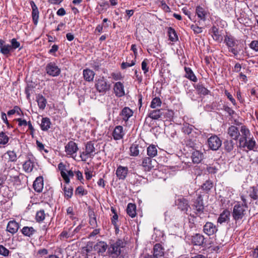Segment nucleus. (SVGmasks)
I'll list each match as a JSON object with an SVG mask.
<instances>
[{"label": "nucleus", "mask_w": 258, "mask_h": 258, "mask_svg": "<svg viewBox=\"0 0 258 258\" xmlns=\"http://www.w3.org/2000/svg\"><path fill=\"white\" fill-rule=\"evenodd\" d=\"M48 216V214L45 213L44 210H40L36 213L35 218L37 222H41Z\"/></svg>", "instance_id": "obj_34"}, {"label": "nucleus", "mask_w": 258, "mask_h": 258, "mask_svg": "<svg viewBox=\"0 0 258 258\" xmlns=\"http://www.w3.org/2000/svg\"><path fill=\"white\" fill-rule=\"evenodd\" d=\"M64 148L67 155L75 158L74 155L79 150L77 144L75 142L71 141L67 144Z\"/></svg>", "instance_id": "obj_9"}, {"label": "nucleus", "mask_w": 258, "mask_h": 258, "mask_svg": "<svg viewBox=\"0 0 258 258\" xmlns=\"http://www.w3.org/2000/svg\"><path fill=\"white\" fill-rule=\"evenodd\" d=\"M184 70L186 73L185 77L189 79L190 80L196 82L197 81V78L194 74L190 68L188 67H185Z\"/></svg>", "instance_id": "obj_37"}, {"label": "nucleus", "mask_w": 258, "mask_h": 258, "mask_svg": "<svg viewBox=\"0 0 258 258\" xmlns=\"http://www.w3.org/2000/svg\"><path fill=\"white\" fill-rule=\"evenodd\" d=\"M224 149L226 151L229 152H231L234 147V143L233 141L231 140H226L224 142Z\"/></svg>", "instance_id": "obj_42"}, {"label": "nucleus", "mask_w": 258, "mask_h": 258, "mask_svg": "<svg viewBox=\"0 0 258 258\" xmlns=\"http://www.w3.org/2000/svg\"><path fill=\"white\" fill-rule=\"evenodd\" d=\"M93 250L92 245L87 244L86 246L83 247L82 248V253L87 256L89 253H91Z\"/></svg>", "instance_id": "obj_53"}, {"label": "nucleus", "mask_w": 258, "mask_h": 258, "mask_svg": "<svg viewBox=\"0 0 258 258\" xmlns=\"http://www.w3.org/2000/svg\"><path fill=\"white\" fill-rule=\"evenodd\" d=\"M191 158L194 163H199L203 158V155L199 151H195L192 154Z\"/></svg>", "instance_id": "obj_32"}, {"label": "nucleus", "mask_w": 258, "mask_h": 258, "mask_svg": "<svg viewBox=\"0 0 258 258\" xmlns=\"http://www.w3.org/2000/svg\"><path fill=\"white\" fill-rule=\"evenodd\" d=\"M47 74L51 77L58 76L61 72L60 69L54 62H49L45 67Z\"/></svg>", "instance_id": "obj_6"}, {"label": "nucleus", "mask_w": 258, "mask_h": 258, "mask_svg": "<svg viewBox=\"0 0 258 258\" xmlns=\"http://www.w3.org/2000/svg\"><path fill=\"white\" fill-rule=\"evenodd\" d=\"M240 132L241 133V136L239 140V142L240 141L245 140L246 139H249L251 135L249 130L245 126L242 125L240 128Z\"/></svg>", "instance_id": "obj_26"}, {"label": "nucleus", "mask_w": 258, "mask_h": 258, "mask_svg": "<svg viewBox=\"0 0 258 258\" xmlns=\"http://www.w3.org/2000/svg\"><path fill=\"white\" fill-rule=\"evenodd\" d=\"M153 255L155 258H160L164 256V249L159 243H156L153 248Z\"/></svg>", "instance_id": "obj_20"}, {"label": "nucleus", "mask_w": 258, "mask_h": 258, "mask_svg": "<svg viewBox=\"0 0 258 258\" xmlns=\"http://www.w3.org/2000/svg\"><path fill=\"white\" fill-rule=\"evenodd\" d=\"M11 45H10L12 51L20 46V43L17 40L16 38H13L10 41Z\"/></svg>", "instance_id": "obj_52"}, {"label": "nucleus", "mask_w": 258, "mask_h": 258, "mask_svg": "<svg viewBox=\"0 0 258 258\" xmlns=\"http://www.w3.org/2000/svg\"><path fill=\"white\" fill-rule=\"evenodd\" d=\"M230 213L228 210H224L219 215L217 222L220 224L228 221L230 218Z\"/></svg>", "instance_id": "obj_23"}, {"label": "nucleus", "mask_w": 258, "mask_h": 258, "mask_svg": "<svg viewBox=\"0 0 258 258\" xmlns=\"http://www.w3.org/2000/svg\"><path fill=\"white\" fill-rule=\"evenodd\" d=\"M19 228V225L17 222L15 221H10L7 225V230L12 234H14L18 231Z\"/></svg>", "instance_id": "obj_22"}, {"label": "nucleus", "mask_w": 258, "mask_h": 258, "mask_svg": "<svg viewBox=\"0 0 258 258\" xmlns=\"http://www.w3.org/2000/svg\"><path fill=\"white\" fill-rule=\"evenodd\" d=\"M151 157H145L143 159L142 166L144 169L146 171H150L154 167V165L156 163L155 160H152Z\"/></svg>", "instance_id": "obj_12"}, {"label": "nucleus", "mask_w": 258, "mask_h": 258, "mask_svg": "<svg viewBox=\"0 0 258 258\" xmlns=\"http://www.w3.org/2000/svg\"><path fill=\"white\" fill-rule=\"evenodd\" d=\"M6 154L9 157L8 158L10 162H15L17 160V155L14 151H8L6 152Z\"/></svg>", "instance_id": "obj_51"}, {"label": "nucleus", "mask_w": 258, "mask_h": 258, "mask_svg": "<svg viewBox=\"0 0 258 258\" xmlns=\"http://www.w3.org/2000/svg\"><path fill=\"white\" fill-rule=\"evenodd\" d=\"M190 28L194 31V33L196 34H199L202 32V28L196 25H191L190 26Z\"/></svg>", "instance_id": "obj_58"}, {"label": "nucleus", "mask_w": 258, "mask_h": 258, "mask_svg": "<svg viewBox=\"0 0 258 258\" xmlns=\"http://www.w3.org/2000/svg\"><path fill=\"white\" fill-rule=\"evenodd\" d=\"M224 41L229 48V51L232 52L234 55H237L238 51L235 47L237 45V40L231 36H226Z\"/></svg>", "instance_id": "obj_5"}, {"label": "nucleus", "mask_w": 258, "mask_h": 258, "mask_svg": "<svg viewBox=\"0 0 258 258\" xmlns=\"http://www.w3.org/2000/svg\"><path fill=\"white\" fill-rule=\"evenodd\" d=\"M126 212L127 214L132 218L135 217L137 214L136 205L132 203H129L127 207Z\"/></svg>", "instance_id": "obj_33"}, {"label": "nucleus", "mask_w": 258, "mask_h": 258, "mask_svg": "<svg viewBox=\"0 0 258 258\" xmlns=\"http://www.w3.org/2000/svg\"><path fill=\"white\" fill-rule=\"evenodd\" d=\"M71 229H69V231L63 230L59 235L60 239H68L72 238L74 236V233L70 232Z\"/></svg>", "instance_id": "obj_47"}, {"label": "nucleus", "mask_w": 258, "mask_h": 258, "mask_svg": "<svg viewBox=\"0 0 258 258\" xmlns=\"http://www.w3.org/2000/svg\"><path fill=\"white\" fill-rule=\"evenodd\" d=\"M207 170L209 173H215L217 172V169L213 166H208L207 167Z\"/></svg>", "instance_id": "obj_64"}, {"label": "nucleus", "mask_w": 258, "mask_h": 258, "mask_svg": "<svg viewBox=\"0 0 258 258\" xmlns=\"http://www.w3.org/2000/svg\"><path fill=\"white\" fill-rule=\"evenodd\" d=\"M161 101L159 98L155 97L153 99L150 107L152 108H155L157 107H159L161 105Z\"/></svg>", "instance_id": "obj_48"}, {"label": "nucleus", "mask_w": 258, "mask_h": 258, "mask_svg": "<svg viewBox=\"0 0 258 258\" xmlns=\"http://www.w3.org/2000/svg\"><path fill=\"white\" fill-rule=\"evenodd\" d=\"M67 213L70 216V218L72 219H74L75 215L73 207H69L67 209Z\"/></svg>", "instance_id": "obj_61"}, {"label": "nucleus", "mask_w": 258, "mask_h": 258, "mask_svg": "<svg viewBox=\"0 0 258 258\" xmlns=\"http://www.w3.org/2000/svg\"><path fill=\"white\" fill-rule=\"evenodd\" d=\"M36 143L37 145V147L39 151H41L43 150L45 153L48 152V151L47 150L44 149V146L42 143L37 140Z\"/></svg>", "instance_id": "obj_60"}, {"label": "nucleus", "mask_w": 258, "mask_h": 258, "mask_svg": "<svg viewBox=\"0 0 258 258\" xmlns=\"http://www.w3.org/2000/svg\"><path fill=\"white\" fill-rule=\"evenodd\" d=\"M75 193L76 194H79L81 196H84L87 194V191L84 189L83 186H79L77 188Z\"/></svg>", "instance_id": "obj_56"}, {"label": "nucleus", "mask_w": 258, "mask_h": 258, "mask_svg": "<svg viewBox=\"0 0 258 258\" xmlns=\"http://www.w3.org/2000/svg\"><path fill=\"white\" fill-rule=\"evenodd\" d=\"M34 167V158L29 157L23 164V169L27 173L31 172Z\"/></svg>", "instance_id": "obj_14"}, {"label": "nucleus", "mask_w": 258, "mask_h": 258, "mask_svg": "<svg viewBox=\"0 0 258 258\" xmlns=\"http://www.w3.org/2000/svg\"><path fill=\"white\" fill-rule=\"evenodd\" d=\"M147 154L150 157H154L157 154V149L154 145H150L147 148Z\"/></svg>", "instance_id": "obj_40"}, {"label": "nucleus", "mask_w": 258, "mask_h": 258, "mask_svg": "<svg viewBox=\"0 0 258 258\" xmlns=\"http://www.w3.org/2000/svg\"><path fill=\"white\" fill-rule=\"evenodd\" d=\"M21 232L25 236L30 237L34 234L36 230L32 227L24 226Z\"/></svg>", "instance_id": "obj_36"}, {"label": "nucleus", "mask_w": 258, "mask_h": 258, "mask_svg": "<svg viewBox=\"0 0 258 258\" xmlns=\"http://www.w3.org/2000/svg\"><path fill=\"white\" fill-rule=\"evenodd\" d=\"M249 196L253 200L258 199V191L254 187H252V190L249 194Z\"/></svg>", "instance_id": "obj_55"}, {"label": "nucleus", "mask_w": 258, "mask_h": 258, "mask_svg": "<svg viewBox=\"0 0 258 258\" xmlns=\"http://www.w3.org/2000/svg\"><path fill=\"white\" fill-rule=\"evenodd\" d=\"M228 135L233 140H237L240 136V132L238 128L234 125H231L227 130Z\"/></svg>", "instance_id": "obj_15"}, {"label": "nucleus", "mask_w": 258, "mask_h": 258, "mask_svg": "<svg viewBox=\"0 0 258 258\" xmlns=\"http://www.w3.org/2000/svg\"><path fill=\"white\" fill-rule=\"evenodd\" d=\"M175 204L181 211H187L189 207L188 201L183 197H179L175 200Z\"/></svg>", "instance_id": "obj_10"}, {"label": "nucleus", "mask_w": 258, "mask_h": 258, "mask_svg": "<svg viewBox=\"0 0 258 258\" xmlns=\"http://www.w3.org/2000/svg\"><path fill=\"white\" fill-rule=\"evenodd\" d=\"M135 63H136L135 59L132 60L131 63L127 62H123L121 63V69H125L128 67L133 66L135 64Z\"/></svg>", "instance_id": "obj_57"}, {"label": "nucleus", "mask_w": 258, "mask_h": 258, "mask_svg": "<svg viewBox=\"0 0 258 258\" xmlns=\"http://www.w3.org/2000/svg\"><path fill=\"white\" fill-rule=\"evenodd\" d=\"M133 114L132 110L129 107H125L123 108L120 115L122 116V119L126 121L133 115Z\"/></svg>", "instance_id": "obj_28"}, {"label": "nucleus", "mask_w": 258, "mask_h": 258, "mask_svg": "<svg viewBox=\"0 0 258 258\" xmlns=\"http://www.w3.org/2000/svg\"><path fill=\"white\" fill-rule=\"evenodd\" d=\"M83 75L85 80L90 82L93 81L95 73L90 69H86L83 70Z\"/></svg>", "instance_id": "obj_24"}, {"label": "nucleus", "mask_w": 258, "mask_h": 258, "mask_svg": "<svg viewBox=\"0 0 258 258\" xmlns=\"http://www.w3.org/2000/svg\"><path fill=\"white\" fill-rule=\"evenodd\" d=\"M194 207L196 210V214L197 215L199 213L203 212L204 210V205L203 199L201 196H199L194 202Z\"/></svg>", "instance_id": "obj_19"}, {"label": "nucleus", "mask_w": 258, "mask_h": 258, "mask_svg": "<svg viewBox=\"0 0 258 258\" xmlns=\"http://www.w3.org/2000/svg\"><path fill=\"white\" fill-rule=\"evenodd\" d=\"M30 5L32 9V17L34 25H36L38 23L39 19V11L36 4L33 1L30 2Z\"/></svg>", "instance_id": "obj_17"}, {"label": "nucleus", "mask_w": 258, "mask_h": 258, "mask_svg": "<svg viewBox=\"0 0 258 258\" xmlns=\"http://www.w3.org/2000/svg\"><path fill=\"white\" fill-rule=\"evenodd\" d=\"M38 105L40 109L43 110L47 103L46 99L42 95H38L36 97Z\"/></svg>", "instance_id": "obj_35"}, {"label": "nucleus", "mask_w": 258, "mask_h": 258, "mask_svg": "<svg viewBox=\"0 0 258 258\" xmlns=\"http://www.w3.org/2000/svg\"><path fill=\"white\" fill-rule=\"evenodd\" d=\"M139 146L137 144H133L130 148V155L133 156H137L139 154Z\"/></svg>", "instance_id": "obj_41"}, {"label": "nucleus", "mask_w": 258, "mask_h": 258, "mask_svg": "<svg viewBox=\"0 0 258 258\" xmlns=\"http://www.w3.org/2000/svg\"><path fill=\"white\" fill-rule=\"evenodd\" d=\"M9 141V138L6 133L3 131L0 132V145H5L8 143Z\"/></svg>", "instance_id": "obj_44"}, {"label": "nucleus", "mask_w": 258, "mask_h": 258, "mask_svg": "<svg viewBox=\"0 0 258 258\" xmlns=\"http://www.w3.org/2000/svg\"><path fill=\"white\" fill-rule=\"evenodd\" d=\"M250 47L256 51H258V41H252L250 43Z\"/></svg>", "instance_id": "obj_63"}, {"label": "nucleus", "mask_w": 258, "mask_h": 258, "mask_svg": "<svg viewBox=\"0 0 258 258\" xmlns=\"http://www.w3.org/2000/svg\"><path fill=\"white\" fill-rule=\"evenodd\" d=\"M225 95H226L227 98L230 100V101L231 102V103L233 105L236 104V101H235V99L233 98L232 95L228 91H227V90L225 91Z\"/></svg>", "instance_id": "obj_62"}, {"label": "nucleus", "mask_w": 258, "mask_h": 258, "mask_svg": "<svg viewBox=\"0 0 258 258\" xmlns=\"http://www.w3.org/2000/svg\"><path fill=\"white\" fill-rule=\"evenodd\" d=\"M123 247V242L121 240L118 239L115 242L111 244L108 248V251L113 256H117L121 253V248Z\"/></svg>", "instance_id": "obj_4"}, {"label": "nucleus", "mask_w": 258, "mask_h": 258, "mask_svg": "<svg viewBox=\"0 0 258 258\" xmlns=\"http://www.w3.org/2000/svg\"><path fill=\"white\" fill-rule=\"evenodd\" d=\"M123 135L122 126L120 125L116 126L112 133L114 139L115 140H120L123 138Z\"/></svg>", "instance_id": "obj_21"}, {"label": "nucleus", "mask_w": 258, "mask_h": 258, "mask_svg": "<svg viewBox=\"0 0 258 258\" xmlns=\"http://www.w3.org/2000/svg\"><path fill=\"white\" fill-rule=\"evenodd\" d=\"M10 251L2 245H0V255L4 256H7L9 255Z\"/></svg>", "instance_id": "obj_54"}, {"label": "nucleus", "mask_w": 258, "mask_h": 258, "mask_svg": "<svg viewBox=\"0 0 258 258\" xmlns=\"http://www.w3.org/2000/svg\"><path fill=\"white\" fill-rule=\"evenodd\" d=\"M196 13L198 17L202 21L206 20V16L207 15V11L202 7L198 6L196 8Z\"/></svg>", "instance_id": "obj_30"}, {"label": "nucleus", "mask_w": 258, "mask_h": 258, "mask_svg": "<svg viewBox=\"0 0 258 258\" xmlns=\"http://www.w3.org/2000/svg\"><path fill=\"white\" fill-rule=\"evenodd\" d=\"M213 186V182L210 180H207L202 186V188L207 191H209Z\"/></svg>", "instance_id": "obj_50"}, {"label": "nucleus", "mask_w": 258, "mask_h": 258, "mask_svg": "<svg viewBox=\"0 0 258 258\" xmlns=\"http://www.w3.org/2000/svg\"><path fill=\"white\" fill-rule=\"evenodd\" d=\"M194 126L187 123H184L183 124L182 131L185 134L189 135L193 130Z\"/></svg>", "instance_id": "obj_46"}, {"label": "nucleus", "mask_w": 258, "mask_h": 258, "mask_svg": "<svg viewBox=\"0 0 258 258\" xmlns=\"http://www.w3.org/2000/svg\"><path fill=\"white\" fill-rule=\"evenodd\" d=\"M51 123L50 120L48 117H43L41 119L40 127L42 131H47L50 127Z\"/></svg>", "instance_id": "obj_31"}, {"label": "nucleus", "mask_w": 258, "mask_h": 258, "mask_svg": "<svg viewBox=\"0 0 258 258\" xmlns=\"http://www.w3.org/2000/svg\"><path fill=\"white\" fill-rule=\"evenodd\" d=\"M208 144L211 150L216 151L221 146L222 141L217 136L214 135L208 139Z\"/></svg>", "instance_id": "obj_7"}, {"label": "nucleus", "mask_w": 258, "mask_h": 258, "mask_svg": "<svg viewBox=\"0 0 258 258\" xmlns=\"http://www.w3.org/2000/svg\"><path fill=\"white\" fill-rule=\"evenodd\" d=\"M34 189L37 192L42 191L43 188V178L42 176H39L36 178L33 182Z\"/></svg>", "instance_id": "obj_18"}, {"label": "nucleus", "mask_w": 258, "mask_h": 258, "mask_svg": "<svg viewBox=\"0 0 258 258\" xmlns=\"http://www.w3.org/2000/svg\"><path fill=\"white\" fill-rule=\"evenodd\" d=\"M58 168L59 170L60 171V174L67 183H69L70 181V178L68 177V175L67 174V170L66 169V166L63 164V163H60L58 165Z\"/></svg>", "instance_id": "obj_27"}, {"label": "nucleus", "mask_w": 258, "mask_h": 258, "mask_svg": "<svg viewBox=\"0 0 258 258\" xmlns=\"http://www.w3.org/2000/svg\"><path fill=\"white\" fill-rule=\"evenodd\" d=\"M148 61V59H145L142 62V69L145 74L149 71V68L147 67Z\"/></svg>", "instance_id": "obj_59"}, {"label": "nucleus", "mask_w": 258, "mask_h": 258, "mask_svg": "<svg viewBox=\"0 0 258 258\" xmlns=\"http://www.w3.org/2000/svg\"><path fill=\"white\" fill-rule=\"evenodd\" d=\"M204 237L200 234H196L191 238L192 243L196 245H202L204 243Z\"/></svg>", "instance_id": "obj_29"}, {"label": "nucleus", "mask_w": 258, "mask_h": 258, "mask_svg": "<svg viewBox=\"0 0 258 258\" xmlns=\"http://www.w3.org/2000/svg\"><path fill=\"white\" fill-rule=\"evenodd\" d=\"M196 89L199 91V93L206 95L209 94L210 91L203 86V85L198 84L197 86Z\"/></svg>", "instance_id": "obj_49"}, {"label": "nucleus", "mask_w": 258, "mask_h": 258, "mask_svg": "<svg viewBox=\"0 0 258 258\" xmlns=\"http://www.w3.org/2000/svg\"><path fill=\"white\" fill-rule=\"evenodd\" d=\"M12 51L9 44H5L0 48V52L4 55L8 56Z\"/></svg>", "instance_id": "obj_43"}, {"label": "nucleus", "mask_w": 258, "mask_h": 258, "mask_svg": "<svg viewBox=\"0 0 258 258\" xmlns=\"http://www.w3.org/2000/svg\"><path fill=\"white\" fill-rule=\"evenodd\" d=\"M65 198L67 199L71 198L73 195V189L71 186H65L63 187Z\"/></svg>", "instance_id": "obj_45"}, {"label": "nucleus", "mask_w": 258, "mask_h": 258, "mask_svg": "<svg viewBox=\"0 0 258 258\" xmlns=\"http://www.w3.org/2000/svg\"><path fill=\"white\" fill-rule=\"evenodd\" d=\"M168 34L169 39L172 42H175L178 40V36L175 31V30L172 27H169L168 28Z\"/></svg>", "instance_id": "obj_38"}, {"label": "nucleus", "mask_w": 258, "mask_h": 258, "mask_svg": "<svg viewBox=\"0 0 258 258\" xmlns=\"http://www.w3.org/2000/svg\"><path fill=\"white\" fill-rule=\"evenodd\" d=\"M162 115L160 109L153 110L150 111L148 116L153 119H158L161 117Z\"/></svg>", "instance_id": "obj_39"}, {"label": "nucleus", "mask_w": 258, "mask_h": 258, "mask_svg": "<svg viewBox=\"0 0 258 258\" xmlns=\"http://www.w3.org/2000/svg\"><path fill=\"white\" fill-rule=\"evenodd\" d=\"M114 91L117 97H120L125 95L124 86L120 82H116L114 85Z\"/></svg>", "instance_id": "obj_16"}, {"label": "nucleus", "mask_w": 258, "mask_h": 258, "mask_svg": "<svg viewBox=\"0 0 258 258\" xmlns=\"http://www.w3.org/2000/svg\"><path fill=\"white\" fill-rule=\"evenodd\" d=\"M217 231V228L212 222H207L204 226V232L209 236L213 235Z\"/></svg>", "instance_id": "obj_13"}, {"label": "nucleus", "mask_w": 258, "mask_h": 258, "mask_svg": "<svg viewBox=\"0 0 258 258\" xmlns=\"http://www.w3.org/2000/svg\"><path fill=\"white\" fill-rule=\"evenodd\" d=\"M247 207L240 202H237L234 206L232 212L233 219L236 221L242 219L245 214Z\"/></svg>", "instance_id": "obj_2"}, {"label": "nucleus", "mask_w": 258, "mask_h": 258, "mask_svg": "<svg viewBox=\"0 0 258 258\" xmlns=\"http://www.w3.org/2000/svg\"><path fill=\"white\" fill-rule=\"evenodd\" d=\"M95 154L94 144L90 141L86 143L85 151L81 153L80 158L82 161H86L89 158H93Z\"/></svg>", "instance_id": "obj_3"}, {"label": "nucleus", "mask_w": 258, "mask_h": 258, "mask_svg": "<svg viewBox=\"0 0 258 258\" xmlns=\"http://www.w3.org/2000/svg\"><path fill=\"white\" fill-rule=\"evenodd\" d=\"M95 87L98 92L104 94L110 90L111 85L104 77H99L96 79Z\"/></svg>", "instance_id": "obj_1"}, {"label": "nucleus", "mask_w": 258, "mask_h": 258, "mask_svg": "<svg viewBox=\"0 0 258 258\" xmlns=\"http://www.w3.org/2000/svg\"><path fill=\"white\" fill-rule=\"evenodd\" d=\"M107 247L106 243L104 241H99L95 245L94 249L98 253L102 254L106 250Z\"/></svg>", "instance_id": "obj_25"}, {"label": "nucleus", "mask_w": 258, "mask_h": 258, "mask_svg": "<svg viewBox=\"0 0 258 258\" xmlns=\"http://www.w3.org/2000/svg\"><path fill=\"white\" fill-rule=\"evenodd\" d=\"M255 146L256 143L253 138H249L242 142H239V148L243 150L246 148L248 150H253Z\"/></svg>", "instance_id": "obj_8"}, {"label": "nucleus", "mask_w": 258, "mask_h": 258, "mask_svg": "<svg viewBox=\"0 0 258 258\" xmlns=\"http://www.w3.org/2000/svg\"><path fill=\"white\" fill-rule=\"evenodd\" d=\"M128 172L127 167L119 165L116 170V175L119 180H124L126 177Z\"/></svg>", "instance_id": "obj_11"}]
</instances>
